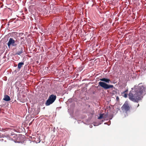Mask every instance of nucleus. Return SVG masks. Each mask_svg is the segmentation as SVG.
<instances>
[{
  "instance_id": "6e6552de",
  "label": "nucleus",
  "mask_w": 146,
  "mask_h": 146,
  "mask_svg": "<svg viewBox=\"0 0 146 146\" xmlns=\"http://www.w3.org/2000/svg\"><path fill=\"white\" fill-rule=\"evenodd\" d=\"M23 52V50L22 48H21L20 50L17 51L16 52L15 54L20 55Z\"/></svg>"
},
{
  "instance_id": "9d476101",
  "label": "nucleus",
  "mask_w": 146,
  "mask_h": 146,
  "mask_svg": "<svg viewBox=\"0 0 146 146\" xmlns=\"http://www.w3.org/2000/svg\"><path fill=\"white\" fill-rule=\"evenodd\" d=\"M104 115V114H101L100 116L98 117V119H101L104 118L103 115Z\"/></svg>"
},
{
  "instance_id": "39448f33",
  "label": "nucleus",
  "mask_w": 146,
  "mask_h": 146,
  "mask_svg": "<svg viewBox=\"0 0 146 146\" xmlns=\"http://www.w3.org/2000/svg\"><path fill=\"white\" fill-rule=\"evenodd\" d=\"M56 95L52 94L49 96L48 99L53 102H54L56 99Z\"/></svg>"
},
{
  "instance_id": "9b49d317",
  "label": "nucleus",
  "mask_w": 146,
  "mask_h": 146,
  "mask_svg": "<svg viewBox=\"0 0 146 146\" xmlns=\"http://www.w3.org/2000/svg\"><path fill=\"white\" fill-rule=\"evenodd\" d=\"M123 94H124V95H123V97H124L125 98H126L127 97V94L125 93H123Z\"/></svg>"
},
{
  "instance_id": "ddd939ff",
  "label": "nucleus",
  "mask_w": 146,
  "mask_h": 146,
  "mask_svg": "<svg viewBox=\"0 0 146 146\" xmlns=\"http://www.w3.org/2000/svg\"><path fill=\"white\" fill-rule=\"evenodd\" d=\"M127 91H128V90H125V91H124V93H125V92H127Z\"/></svg>"
},
{
  "instance_id": "0eeeda50",
  "label": "nucleus",
  "mask_w": 146,
  "mask_h": 146,
  "mask_svg": "<svg viewBox=\"0 0 146 146\" xmlns=\"http://www.w3.org/2000/svg\"><path fill=\"white\" fill-rule=\"evenodd\" d=\"M3 100L6 101H8L11 100V99L8 95H6L5 96L4 98H3Z\"/></svg>"
},
{
  "instance_id": "1a4fd4ad",
  "label": "nucleus",
  "mask_w": 146,
  "mask_h": 146,
  "mask_svg": "<svg viewBox=\"0 0 146 146\" xmlns=\"http://www.w3.org/2000/svg\"><path fill=\"white\" fill-rule=\"evenodd\" d=\"M24 64V62H20L18 63V68L19 69H20L22 67V66Z\"/></svg>"
},
{
  "instance_id": "f257e3e1",
  "label": "nucleus",
  "mask_w": 146,
  "mask_h": 146,
  "mask_svg": "<svg viewBox=\"0 0 146 146\" xmlns=\"http://www.w3.org/2000/svg\"><path fill=\"white\" fill-rule=\"evenodd\" d=\"M146 94V87L144 86H138L132 89L128 94L129 98L133 102H138Z\"/></svg>"
},
{
  "instance_id": "423d86ee",
  "label": "nucleus",
  "mask_w": 146,
  "mask_h": 146,
  "mask_svg": "<svg viewBox=\"0 0 146 146\" xmlns=\"http://www.w3.org/2000/svg\"><path fill=\"white\" fill-rule=\"evenodd\" d=\"M53 102L49 100V99L46 101L45 104L46 106H49L50 104H52Z\"/></svg>"
},
{
  "instance_id": "7ed1b4c3",
  "label": "nucleus",
  "mask_w": 146,
  "mask_h": 146,
  "mask_svg": "<svg viewBox=\"0 0 146 146\" xmlns=\"http://www.w3.org/2000/svg\"><path fill=\"white\" fill-rule=\"evenodd\" d=\"M15 41L12 38H9V41L7 44L9 48L10 47V46H15L17 45V44H15Z\"/></svg>"
},
{
  "instance_id": "f8f14e48",
  "label": "nucleus",
  "mask_w": 146,
  "mask_h": 146,
  "mask_svg": "<svg viewBox=\"0 0 146 146\" xmlns=\"http://www.w3.org/2000/svg\"><path fill=\"white\" fill-rule=\"evenodd\" d=\"M116 99L117 100V101L119 100V98L118 96L116 98Z\"/></svg>"
},
{
  "instance_id": "20e7f679",
  "label": "nucleus",
  "mask_w": 146,
  "mask_h": 146,
  "mask_svg": "<svg viewBox=\"0 0 146 146\" xmlns=\"http://www.w3.org/2000/svg\"><path fill=\"white\" fill-rule=\"evenodd\" d=\"M122 108L126 111L129 110L130 109V107L127 103H125Z\"/></svg>"
},
{
  "instance_id": "f03ea898",
  "label": "nucleus",
  "mask_w": 146,
  "mask_h": 146,
  "mask_svg": "<svg viewBox=\"0 0 146 146\" xmlns=\"http://www.w3.org/2000/svg\"><path fill=\"white\" fill-rule=\"evenodd\" d=\"M100 80L102 82H100L98 83V86H100L105 90H107L110 88H113V86L112 85H109L107 83H109L110 81V79L103 78L100 79Z\"/></svg>"
},
{
  "instance_id": "4468645a",
  "label": "nucleus",
  "mask_w": 146,
  "mask_h": 146,
  "mask_svg": "<svg viewBox=\"0 0 146 146\" xmlns=\"http://www.w3.org/2000/svg\"><path fill=\"white\" fill-rule=\"evenodd\" d=\"M139 106V104H138V106H137V107H138Z\"/></svg>"
}]
</instances>
